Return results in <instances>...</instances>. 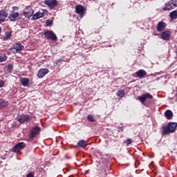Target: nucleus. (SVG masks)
Listing matches in <instances>:
<instances>
[{
    "instance_id": "f3484780",
    "label": "nucleus",
    "mask_w": 177,
    "mask_h": 177,
    "mask_svg": "<svg viewBox=\"0 0 177 177\" xmlns=\"http://www.w3.org/2000/svg\"><path fill=\"white\" fill-rule=\"evenodd\" d=\"M44 16H45L44 12H37L32 16V20H38V19H41Z\"/></svg>"
},
{
    "instance_id": "c9c22d12",
    "label": "nucleus",
    "mask_w": 177,
    "mask_h": 177,
    "mask_svg": "<svg viewBox=\"0 0 177 177\" xmlns=\"http://www.w3.org/2000/svg\"><path fill=\"white\" fill-rule=\"evenodd\" d=\"M1 27H0V33H1Z\"/></svg>"
},
{
    "instance_id": "1a4fd4ad",
    "label": "nucleus",
    "mask_w": 177,
    "mask_h": 177,
    "mask_svg": "<svg viewBox=\"0 0 177 177\" xmlns=\"http://www.w3.org/2000/svg\"><path fill=\"white\" fill-rule=\"evenodd\" d=\"M44 5H47L50 9H53V8L57 6V0H45Z\"/></svg>"
},
{
    "instance_id": "f03ea898",
    "label": "nucleus",
    "mask_w": 177,
    "mask_h": 177,
    "mask_svg": "<svg viewBox=\"0 0 177 177\" xmlns=\"http://www.w3.org/2000/svg\"><path fill=\"white\" fill-rule=\"evenodd\" d=\"M147 99H153V95L149 93H146L136 97V100H139L142 104H145Z\"/></svg>"
},
{
    "instance_id": "f8f14e48",
    "label": "nucleus",
    "mask_w": 177,
    "mask_h": 177,
    "mask_svg": "<svg viewBox=\"0 0 177 177\" xmlns=\"http://www.w3.org/2000/svg\"><path fill=\"white\" fill-rule=\"evenodd\" d=\"M171 32L166 30L160 34V38L164 39V41H169L171 39Z\"/></svg>"
},
{
    "instance_id": "6ab92c4d",
    "label": "nucleus",
    "mask_w": 177,
    "mask_h": 177,
    "mask_svg": "<svg viewBox=\"0 0 177 177\" xmlns=\"http://www.w3.org/2000/svg\"><path fill=\"white\" fill-rule=\"evenodd\" d=\"M165 115L167 120H171L174 117V113L171 110H167L165 112Z\"/></svg>"
},
{
    "instance_id": "4468645a",
    "label": "nucleus",
    "mask_w": 177,
    "mask_h": 177,
    "mask_svg": "<svg viewBox=\"0 0 177 177\" xmlns=\"http://www.w3.org/2000/svg\"><path fill=\"white\" fill-rule=\"evenodd\" d=\"M6 17H8V12L5 10H0V24L6 20Z\"/></svg>"
},
{
    "instance_id": "39448f33",
    "label": "nucleus",
    "mask_w": 177,
    "mask_h": 177,
    "mask_svg": "<svg viewBox=\"0 0 177 177\" xmlns=\"http://www.w3.org/2000/svg\"><path fill=\"white\" fill-rule=\"evenodd\" d=\"M39 132H41V128L39 127L35 126V127H33L30 130V133L29 134L30 139L32 140V139H34V138H35L37 135L39 133Z\"/></svg>"
},
{
    "instance_id": "dca6fc26",
    "label": "nucleus",
    "mask_w": 177,
    "mask_h": 177,
    "mask_svg": "<svg viewBox=\"0 0 177 177\" xmlns=\"http://www.w3.org/2000/svg\"><path fill=\"white\" fill-rule=\"evenodd\" d=\"M165 27H167V24L164 21H160L157 25V30L159 32L164 31V30H165Z\"/></svg>"
},
{
    "instance_id": "5701e85b",
    "label": "nucleus",
    "mask_w": 177,
    "mask_h": 177,
    "mask_svg": "<svg viewBox=\"0 0 177 177\" xmlns=\"http://www.w3.org/2000/svg\"><path fill=\"white\" fill-rule=\"evenodd\" d=\"M170 18L171 20H175V19H177V10L172 11L170 13Z\"/></svg>"
},
{
    "instance_id": "ddd939ff",
    "label": "nucleus",
    "mask_w": 177,
    "mask_h": 177,
    "mask_svg": "<svg viewBox=\"0 0 177 177\" xmlns=\"http://www.w3.org/2000/svg\"><path fill=\"white\" fill-rule=\"evenodd\" d=\"M48 73H49V69L41 68L37 73V77L38 78H44L46 74H48Z\"/></svg>"
},
{
    "instance_id": "4be33fe9",
    "label": "nucleus",
    "mask_w": 177,
    "mask_h": 177,
    "mask_svg": "<svg viewBox=\"0 0 177 177\" xmlns=\"http://www.w3.org/2000/svg\"><path fill=\"white\" fill-rule=\"evenodd\" d=\"M117 96L119 97H124L125 96V91L124 90H120L116 93Z\"/></svg>"
},
{
    "instance_id": "2eb2a0df",
    "label": "nucleus",
    "mask_w": 177,
    "mask_h": 177,
    "mask_svg": "<svg viewBox=\"0 0 177 177\" xmlns=\"http://www.w3.org/2000/svg\"><path fill=\"white\" fill-rule=\"evenodd\" d=\"M20 82L22 86H30V79L27 77H21Z\"/></svg>"
},
{
    "instance_id": "423d86ee",
    "label": "nucleus",
    "mask_w": 177,
    "mask_h": 177,
    "mask_svg": "<svg viewBox=\"0 0 177 177\" xmlns=\"http://www.w3.org/2000/svg\"><path fill=\"white\" fill-rule=\"evenodd\" d=\"M44 35L47 39L52 41H57V36L52 30H46L44 32Z\"/></svg>"
},
{
    "instance_id": "393cba45",
    "label": "nucleus",
    "mask_w": 177,
    "mask_h": 177,
    "mask_svg": "<svg viewBox=\"0 0 177 177\" xmlns=\"http://www.w3.org/2000/svg\"><path fill=\"white\" fill-rule=\"evenodd\" d=\"M12 37V32H6L4 35V39L8 41V39H10Z\"/></svg>"
},
{
    "instance_id": "c85d7f7f",
    "label": "nucleus",
    "mask_w": 177,
    "mask_h": 177,
    "mask_svg": "<svg viewBox=\"0 0 177 177\" xmlns=\"http://www.w3.org/2000/svg\"><path fill=\"white\" fill-rule=\"evenodd\" d=\"M170 3H171V5L174 9H175V8H177V0H171Z\"/></svg>"
},
{
    "instance_id": "72a5a7b5",
    "label": "nucleus",
    "mask_w": 177,
    "mask_h": 177,
    "mask_svg": "<svg viewBox=\"0 0 177 177\" xmlns=\"http://www.w3.org/2000/svg\"><path fill=\"white\" fill-rule=\"evenodd\" d=\"M26 177H34V175L32 174H27Z\"/></svg>"
},
{
    "instance_id": "2f4dec72",
    "label": "nucleus",
    "mask_w": 177,
    "mask_h": 177,
    "mask_svg": "<svg viewBox=\"0 0 177 177\" xmlns=\"http://www.w3.org/2000/svg\"><path fill=\"white\" fill-rule=\"evenodd\" d=\"M3 85H5V83L3 82V81L2 80H0V88H2V86H3Z\"/></svg>"
},
{
    "instance_id": "b1692460",
    "label": "nucleus",
    "mask_w": 177,
    "mask_h": 177,
    "mask_svg": "<svg viewBox=\"0 0 177 177\" xmlns=\"http://www.w3.org/2000/svg\"><path fill=\"white\" fill-rule=\"evenodd\" d=\"M8 106V102L3 100H0V109H3Z\"/></svg>"
},
{
    "instance_id": "9b49d317",
    "label": "nucleus",
    "mask_w": 177,
    "mask_h": 177,
    "mask_svg": "<svg viewBox=\"0 0 177 177\" xmlns=\"http://www.w3.org/2000/svg\"><path fill=\"white\" fill-rule=\"evenodd\" d=\"M75 10L77 15H80L81 17H84V15H85V8L81 5H78L75 7Z\"/></svg>"
},
{
    "instance_id": "a211bd4d",
    "label": "nucleus",
    "mask_w": 177,
    "mask_h": 177,
    "mask_svg": "<svg viewBox=\"0 0 177 177\" xmlns=\"http://www.w3.org/2000/svg\"><path fill=\"white\" fill-rule=\"evenodd\" d=\"M136 75H138L140 78H145L146 75H147V73L146 71L143 69H140L138 71L136 72Z\"/></svg>"
},
{
    "instance_id": "20e7f679",
    "label": "nucleus",
    "mask_w": 177,
    "mask_h": 177,
    "mask_svg": "<svg viewBox=\"0 0 177 177\" xmlns=\"http://www.w3.org/2000/svg\"><path fill=\"white\" fill-rule=\"evenodd\" d=\"M24 49V46L21 44H16L12 46V48H10V51L12 53H20L21 50Z\"/></svg>"
},
{
    "instance_id": "bb28decb",
    "label": "nucleus",
    "mask_w": 177,
    "mask_h": 177,
    "mask_svg": "<svg viewBox=\"0 0 177 177\" xmlns=\"http://www.w3.org/2000/svg\"><path fill=\"white\" fill-rule=\"evenodd\" d=\"M87 119L88 120V121H90V122H95V118L93 115H88L87 116Z\"/></svg>"
},
{
    "instance_id": "7ed1b4c3",
    "label": "nucleus",
    "mask_w": 177,
    "mask_h": 177,
    "mask_svg": "<svg viewBox=\"0 0 177 177\" xmlns=\"http://www.w3.org/2000/svg\"><path fill=\"white\" fill-rule=\"evenodd\" d=\"M17 120L18 122H20V124H24L25 122L31 121V116H30V115H21L17 116Z\"/></svg>"
},
{
    "instance_id": "473e14b6",
    "label": "nucleus",
    "mask_w": 177,
    "mask_h": 177,
    "mask_svg": "<svg viewBox=\"0 0 177 177\" xmlns=\"http://www.w3.org/2000/svg\"><path fill=\"white\" fill-rule=\"evenodd\" d=\"M12 10H13V12H15V10H19V8L17 6H14V7H12Z\"/></svg>"
},
{
    "instance_id": "f257e3e1",
    "label": "nucleus",
    "mask_w": 177,
    "mask_h": 177,
    "mask_svg": "<svg viewBox=\"0 0 177 177\" xmlns=\"http://www.w3.org/2000/svg\"><path fill=\"white\" fill-rule=\"evenodd\" d=\"M177 128V123L170 122L167 127H163V135H169V133H174Z\"/></svg>"
},
{
    "instance_id": "6e6552de",
    "label": "nucleus",
    "mask_w": 177,
    "mask_h": 177,
    "mask_svg": "<svg viewBox=\"0 0 177 177\" xmlns=\"http://www.w3.org/2000/svg\"><path fill=\"white\" fill-rule=\"evenodd\" d=\"M24 15L28 19H30L32 15H34V10L31 8V6H26V9L24 11Z\"/></svg>"
},
{
    "instance_id": "0eeeda50",
    "label": "nucleus",
    "mask_w": 177,
    "mask_h": 177,
    "mask_svg": "<svg viewBox=\"0 0 177 177\" xmlns=\"http://www.w3.org/2000/svg\"><path fill=\"white\" fill-rule=\"evenodd\" d=\"M26 147V143L24 142H19L17 144L15 147H13L12 151L13 153H19L20 150H23Z\"/></svg>"
},
{
    "instance_id": "412c9836",
    "label": "nucleus",
    "mask_w": 177,
    "mask_h": 177,
    "mask_svg": "<svg viewBox=\"0 0 177 177\" xmlns=\"http://www.w3.org/2000/svg\"><path fill=\"white\" fill-rule=\"evenodd\" d=\"M77 146H79V147H86V146H88V142L84 140H80L77 142Z\"/></svg>"
},
{
    "instance_id": "aec40b11",
    "label": "nucleus",
    "mask_w": 177,
    "mask_h": 177,
    "mask_svg": "<svg viewBox=\"0 0 177 177\" xmlns=\"http://www.w3.org/2000/svg\"><path fill=\"white\" fill-rule=\"evenodd\" d=\"M174 8V6H172V3L171 1H169L165 4V6L163 8L164 10H172Z\"/></svg>"
},
{
    "instance_id": "7c9ffc66",
    "label": "nucleus",
    "mask_w": 177,
    "mask_h": 177,
    "mask_svg": "<svg viewBox=\"0 0 177 177\" xmlns=\"http://www.w3.org/2000/svg\"><path fill=\"white\" fill-rule=\"evenodd\" d=\"M126 143H127V146H129V145H131V143H132V140L131 139H127L126 140Z\"/></svg>"
},
{
    "instance_id": "cd10ccee",
    "label": "nucleus",
    "mask_w": 177,
    "mask_h": 177,
    "mask_svg": "<svg viewBox=\"0 0 177 177\" xmlns=\"http://www.w3.org/2000/svg\"><path fill=\"white\" fill-rule=\"evenodd\" d=\"M7 71L8 73H12V71H13V65L12 64H8V65Z\"/></svg>"
},
{
    "instance_id": "c756f323",
    "label": "nucleus",
    "mask_w": 177,
    "mask_h": 177,
    "mask_svg": "<svg viewBox=\"0 0 177 177\" xmlns=\"http://www.w3.org/2000/svg\"><path fill=\"white\" fill-rule=\"evenodd\" d=\"M53 21H50V20H47V21H46V26H48V27H50V26H52V24H53Z\"/></svg>"
},
{
    "instance_id": "a878e982",
    "label": "nucleus",
    "mask_w": 177,
    "mask_h": 177,
    "mask_svg": "<svg viewBox=\"0 0 177 177\" xmlns=\"http://www.w3.org/2000/svg\"><path fill=\"white\" fill-rule=\"evenodd\" d=\"M7 57L6 55L5 54H0V63L1 62H5V60H6Z\"/></svg>"
},
{
    "instance_id": "f704fd0d",
    "label": "nucleus",
    "mask_w": 177,
    "mask_h": 177,
    "mask_svg": "<svg viewBox=\"0 0 177 177\" xmlns=\"http://www.w3.org/2000/svg\"><path fill=\"white\" fill-rule=\"evenodd\" d=\"M119 132L120 131H124V128H122V127H119Z\"/></svg>"
},
{
    "instance_id": "9d476101",
    "label": "nucleus",
    "mask_w": 177,
    "mask_h": 177,
    "mask_svg": "<svg viewBox=\"0 0 177 177\" xmlns=\"http://www.w3.org/2000/svg\"><path fill=\"white\" fill-rule=\"evenodd\" d=\"M9 19H10V21H17V20H20V19H21V17H20V13L12 12L9 15Z\"/></svg>"
}]
</instances>
